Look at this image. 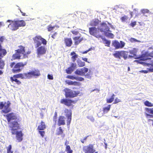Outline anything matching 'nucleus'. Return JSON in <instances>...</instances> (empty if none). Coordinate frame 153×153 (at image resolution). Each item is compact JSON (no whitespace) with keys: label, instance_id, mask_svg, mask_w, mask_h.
<instances>
[{"label":"nucleus","instance_id":"f704fd0d","mask_svg":"<svg viewBox=\"0 0 153 153\" xmlns=\"http://www.w3.org/2000/svg\"><path fill=\"white\" fill-rule=\"evenodd\" d=\"M141 12L144 16L146 17H148V16L145 15L146 13H148L149 14H151V13L149 10L148 9H143L141 10Z\"/></svg>","mask_w":153,"mask_h":153},{"label":"nucleus","instance_id":"aec40b11","mask_svg":"<svg viewBox=\"0 0 153 153\" xmlns=\"http://www.w3.org/2000/svg\"><path fill=\"white\" fill-rule=\"evenodd\" d=\"M137 52V50L135 48H133L132 50H130L129 53L132 55H129L128 57L131 58H134L135 59H139V57H138V56L136 55Z\"/></svg>","mask_w":153,"mask_h":153},{"label":"nucleus","instance_id":"c85d7f7f","mask_svg":"<svg viewBox=\"0 0 153 153\" xmlns=\"http://www.w3.org/2000/svg\"><path fill=\"white\" fill-rule=\"evenodd\" d=\"M76 66V65L74 63H72L71 67L68 68L66 70V73L68 74H71L72 72L73 71L74 69Z\"/></svg>","mask_w":153,"mask_h":153},{"label":"nucleus","instance_id":"393cba45","mask_svg":"<svg viewBox=\"0 0 153 153\" xmlns=\"http://www.w3.org/2000/svg\"><path fill=\"white\" fill-rule=\"evenodd\" d=\"M66 78L72 80L75 79L77 81H82L84 80L83 78L81 77H75L72 75H68Z\"/></svg>","mask_w":153,"mask_h":153},{"label":"nucleus","instance_id":"f257e3e1","mask_svg":"<svg viewBox=\"0 0 153 153\" xmlns=\"http://www.w3.org/2000/svg\"><path fill=\"white\" fill-rule=\"evenodd\" d=\"M34 43L36 44L35 47L37 48L36 50V53L38 56L40 57L41 56L46 53L47 48L44 46H40L42 44L44 45L47 44V41L40 36H37L33 38Z\"/></svg>","mask_w":153,"mask_h":153},{"label":"nucleus","instance_id":"0eeeda50","mask_svg":"<svg viewBox=\"0 0 153 153\" xmlns=\"http://www.w3.org/2000/svg\"><path fill=\"white\" fill-rule=\"evenodd\" d=\"M64 91L65 92V96L69 98H74L76 97L80 93L79 91H74L68 88H65Z\"/></svg>","mask_w":153,"mask_h":153},{"label":"nucleus","instance_id":"5701e85b","mask_svg":"<svg viewBox=\"0 0 153 153\" xmlns=\"http://www.w3.org/2000/svg\"><path fill=\"white\" fill-rule=\"evenodd\" d=\"M18 29L19 27H23L25 26L26 23L23 20H15Z\"/></svg>","mask_w":153,"mask_h":153},{"label":"nucleus","instance_id":"1a4fd4ad","mask_svg":"<svg viewBox=\"0 0 153 153\" xmlns=\"http://www.w3.org/2000/svg\"><path fill=\"white\" fill-rule=\"evenodd\" d=\"M7 54L6 50L2 48L1 44L0 43V69H3L5 65V61L2 58Z\"/></svg>","mask_w":153,"mask_h":153},{"label":"nucleus","instance_id":"a211bd4d","mask_svg":"<svg viewBox=\"0 0 153 153\" xmlns=\"http://www.w3.org/2000/svg\"><path fill=\"white\" fill-rule=\"evenodd\" d=\"M29 79L32 76H38L41 75L40 71L38 69H35L34 70L28 72Z\"/></svg>","mask_w":153,"mask_h":153},{"label":"nucleus","instance_id":"680f3d73","mask_svg":"<svg viewBox=\"0 0 153 153\" xmlns=\"http://www.w3.org/2000/svg\"><path fill=\"white\" fill-rule=\"evenodd\" d=\"M141 72L144 73L145 74H147L149 72V70H142L140 71Z\"/></svg>","mask_w":153,"mask_h":153},{"label":"nucleus","instance_id":"774afa93","mask_svg":"<svg viewBox=\"0 0 153 153\" xmlns=\"http://www.w3.org/2000/svg\"><path fill=\"white\" fill-rule=\"evenodd\" d=\"M82 59H83L84 61H85V62H87L88 59H87V58H82Z\"/></svg>","mask_w":153,"mask_h":153},{"label":"nucleus","instance_id":"e433bc0d","mask_svg":"<svg viewBox=\"0 0 153 153\" xmlns=\"http://www.w3.org/2000/svg\"><path fill=\"white\" fill-rule=\"evenodd\" d=\"M78 65L79 67H82L85 65V63L84 62L79 60L77 61Z\"/></svg>","mask_w":153,"mask_h":153},{"label":"nucleus","instance_id":"603ef678","mask_svg":"<svg viewBox=\"0 0 153 153\" xmlns=\"http://www.w3.org/2000/svg\"><path fill=\"white\" fill-rule=\"evenodd\" d=\"M130 25L131 26L133 27L136 25V21H134L133 22H132L130 24Z\"/></svg>","mask_w":153,"mask_h":153},{"label":"nucleus","instance_id":"4c0bfd02","mask_svg":"<svg viewBox=\"0 0 153 153\" xmlns=\"http://www.w3.org/2000/svg\"><path fill=\"white\" fill-rule=\"evenodd\" d=\"M145 110L147 113L153 114V108H145Z\"/></svg>","mask_w":153,"mask_h":153},{"label":"nucleus","instance_id":"ddd939ff","mask_svg":"<svg viewBox=\"0 0 153 153\" xmlns=\"http://www.w3.org/2000/svg\"><path fill=\"white\" fill-rule=\"evenodd\" d=\"M112 44L116 49H118L123 48L125 45V43L122 41H120L119 42L118 41L115 40L112 42Z\"/></svg>","mask_w":153,"mask_h":153},{"label":"nucleus","instance_id":"412c9836","mask_svg":"<svg viewBox=\"0 0 153 153\" xmlns=\"http://www.w3.org/2000/svg\"><path fill=\"white\" fill-rule=\"evenodd\" d=\"M64 42L66 47H70L73 44V41L71 38L66 37L64 38Z\"/></svg>","mask_w":153,"mask_h":153},{"label":"nucleus","instance_id":"4d7b16f0","mask_svg":"<svg viewBox=\"0 0 153 153\" xmlns=\"http://www.w3.org/2000/svg\"><path fill=\"white\" fill-rule=\"evenodd\" d=\"M57 33L55 32V33H54V34H53L52 35L51 37L53 38L54 39L56 38V36L57 35Z\"/></svg>","mask_w":153,"mask_h":153},{"label":"nucleus","instance_id":"ea45409f","mask_svg":"<svg viewBox=\"0 0 153 153\" xmlns=\"http://www.w3.org/2000/svg\"><path fill=\"white\" fill-rule=\"evenodd\" d=\"M12 149V146L11 145H10L7 147V153H13V152L11 150Z\"/></svg>","mask_w":153,"mask_h":153},{"label":"nucleus","instance_id":"338daca9","mask_svg":"<svg viewBox=\"0 0 153 153\" xmlns=\"http://www.w3.org/2000/svg\"><path fill=\"white\" fill-rule=\"evenodd\" d=\"M88 136H86L83 139V140H84L85 141H86L87 139V138H88Z\"/></svg>","mask_w":153,"mask_h":153},{"label":"nucleus","instance_id":"052dcab7","mask_svg":"<svg viewBox=\"0 0 153 153\" xmlns=\"http://www.w3.org/2000/svg\"><path fill=\"white\" fill-rule=\"evenodd\" d=\"M91 49V48H90L88 50L83 51V52H82V54L86 53H87V52H88L90 51Z\"/></svg>","mask_w":153,"mask_h":153},{"label":"nucleus","instance_id":"4468645a","mask_svg":"<svg viewBox=\"0 0 153 153\" xmlns=\"http://www.w3.org/2000/svg\"><path fill=\"white\" fill-rule=\"evenodd\" d=\"M6 22L10 23L8 25V27L10 30L14 31L18 29L15 20H8Z\"/></svg>","mask_w":153,"mask_h":153},{"label":"nucleus","instance_id":"c9c22d12","mask_svg":"<svg viewBox=\"0 0 153 153\" xmlns=\"http://www.w3.org/2000/svg\"><path fill=\"white\" fill-rule=\"evenodd\" d=\"M65 151L67 153H72L73 150L71 149L70 146H67L65 147Z\"/></svg>","mask_w":153,"mask_h":153},{"label":"nucleus","instance_id":"a18cd8bd","mask_svg":"<svg viewBox=\"0 0 153 153\" xmlns=\"http://www.w3.org/2000/svg\"><path fill=\"white\" fill-rule=\"evenodd\" d=\"M98 25V22L97 21H93L91 23V25L92 26H97Z\"/></svg>","mask_w":153,"mask_h":153},{"label":"nucleus","instance_id":"2eb2a0df","mask_svg":"<svg viewBox=\"0 0 153 153\" xmlns=\"http://www.w3.org/2000/svg\"><path fill=\"white\" fill-rule=\"evenodd\" d=\"M83 150L85 153H94L95 151L94 149V145L92 144L84 146L83 147Z\"/></svg>","mask_w":153,"mask_h":153},{"label":"nucleus","instance_id":"8fccbe9b","mask_svg":"<svg viewBox=\"0 0 153 153\" xmlns=\"http://www.w3.org/2000/svg\"><path fill=\"white\" fill-rule=\"evenodd\" d=\"M129 41L131 42H138V40L133 38H131L129 39Z\"/></svg>","mask_w":153,"mask_h":153},{"label":"nucleus","instance_id":"09e8293b","mask_svg":"<svg viewBox=\"0 0 153 153\" xmlns=\"http://www.w3.org/2000/svg\"><path fill=\"white\" fill-rule=\"evenodd\" d=\"M121 100L120 99H119L117 97L115 99L114 102L113 103V104H117L121 102Z\"/></svg>","mask_w":153,"mask_h":153},{"label":"nucleus","instance_id":"6e6552de","mask_svg":"<svg viewBox=\"0 0 153 153\" xmlns=\"http://www.w3.org/2000/svg\"><path fill=\"white\" fill-rule=\"evenodd\" d=\"M10 103L9 101L7 102H0V109L2 110L1 113L4 114H7L11 111V109L10 107Z\"/></svg>","mask_w":153,"mask_h":153},{"label":"nucleus","instance_id":"69168bd1","mask_svg":"<svg viewBox=\"0 0 153 153\" xmlns=\"http://www.w3.org/2000/svg\"><path fill=\"white\" fill-rule=\"evenodd\" d=\"M69 143V142L67 140H66L65 143V145L66 146H68L67 145Z\"/></svg>","mask_w":153,"mask_h":153},{"label":"nucleus","instance_id":"6e6d98bb","mask_svg":"<svg viewBox=\"0 0 153 153\" xmlns=\"http://www.w3.org/2000/svg\"><path fill=\"white\" fill-rule=\"evenodd\" d=\"M57 112H55L54 115V116L53 117V120H55L56 121V119L57 118Z\"/></svg>","mask_w":153,"mask_h":153},{"label":"nucleus","instance_id":"de8ad7c7","mask_svg":"<svg viewBox=\"0 0 153 153\" xmlns=\"http://www.w3.org/2000/svg\"><path fill=\"white\" fill-rule=\"evenodd\" d=\"M39 132L42 137H43L45 134V132L43 131L39 130Z\"/></svg>","mask_w":153,"mask_h":153},{"label":"nucleus","instance_id":"f3484780","mask_svg":"<svg viewBox=\"0 0 153 153\" xmlns=\"http://www.w3.org/2000/svg\"><path fill=\"white\" fill-rule=\"evenodd\" d=\"M64 112L65 114V116L67 117V125L69 126L71 123V120L72 112L71 110L66 108L64 111Z\"/></svg>","mask_w":153,"mask_h":153},{"label":"nucleus","instance_id":"37998d69","mask_svg":"<svg viewBox=\"0 0 153 153\" xmlns=\"http://www.w3.org/2000/svg\"><path fill=\"white\" fill-rule=\"evenodd\" d=\"M144 103V105L148 107L153 106V104L151 103L147 100Z\"/></svg>","mask_w":153,"mask_h":153},{"label":"nucleus","instance_id":"bf43d9fd","mask_svg":"<svg viewBox=\"0 0 153 153\" xmlns=\"http://www.w3.org/2000/svg\"><path fill=\"white\" fill-rule=\"evenodd\" d=\"M145 114L146 118H148L149 117L151 118V117L152 115L151 114H148L146 113Z\"/></svg>","mask_w":153,"mask_h":153},{"label":"nucleus","instance_id":"f8f14e48","mask_svg":"<svg viewBox=\"0 0 153 153\" xmlns=\"http://www.w3.org/2000/svg\"><path fill=\"white\" fill-rule=\"evenodd\" d=\"M4 116L6 117L7 122L10 123L12 122H10L12 120H17L16 121L18 123L19 122V119H17V117L16 114L13 112H11L8 114L6 115H4Z\"/></svg>","mask_w":153,"mask_h":153},{"label":"nucleus","instance_id":"9d476101","mask_svg":"<svg viewBox=\"0 0 153 153\" xmlns=\"http://www.w3.org/2000/svg\"><path fill=\"white\" fill-rule=\"evenodd\" d=\"M128 52L124 51H116L113 54V55L116 58L120 59L123 57L126 60L128 58Z\"/></svg>","mask_w":153,"mask_h":153},{"label":"nucleus","instance_id":"bb28decb","mask_svg":"<svg viewBox=\"0 0 153 153\" xmlns=\"http://www.w3.org/2000/svg\"><path fill=\"white\" fill-rule=\"evenodd\" d=\"M147 62H140L141 64L142 65L144 66H148L153 67V60H148Z\"/></svg>","mask_w":153,"mask_h":153},{"label":"nucleus","instance_id":"39448f33","mask_svg":"<svg viewBox=\"0 0 153 153\" xmlns=\"http://www.w3.org/2000/svg\"><path fill=\"white\" fill-rule=\"evenodd\" d=\"M98 30L101 32H103L105 35L107 37L113 38L114 35L111 33L109 27L105 22H103L100 24V27L98 28Z\"/></svg>","mask_w":153,"mask_h":153},{"label":"nucleus","instance_id":"473e14b6","mask_svg":"<svg viewBox=\"0 0 153 153\" xmlns=\"http://www.w3.org/2000/svg\"><path fill=\"white\" fill-rule=\"evenodd\" d=\"M111 107V105H109L107 107H105L103 108L102 111L105 114L108 113L110 110Z\"/></svg>","mask_w":153,"mask_h":153},{"label":"nucleus","instance_id":"4be33fe9","mask_svg":"<svg viewBox=\"0 0 153 153\" xmlns=\"http://www.w3.org/2000/svg\"><path fill=\"white\" fill-rule=\"evenodd\" d=\"M65 117L63 116H60L58 120L57 125L59 126L61 125H64L65 124Z\"/></svg>","mask_w":153,"mask_h":153},{"label":"nucleus","instance_id":"79ce46f5","mask_svg":"<svg viewBox=\"0 0 153 153\" xmlns=\"http://www.w3.org/2000/svg\"><path fill=\"white\" fill-rule=\"evenodd\" d=\"M81 70L82 71V74H83V75L84 76L85 74L88 72V69L87 68L84 67L81 68Z\"/></svg>","mask_w":153,"mask_h":153},{"label":"nucleus","instance_id":"9b49d317","mask_svg":"<svg viewBox=\"0 0 153 153\" xmlns=\"http://www.w3.org/2000/svg\"><path fill=\"white\" fill-rule=\"evenodd\" d=\"M89 33L91 35L97 38H101L102 37L100 33L99 30H98V28H97L94 27H91L89 28Z\"/></svg>","mask_w":153,"mask_h":153},{"label":"nucleus","instance_id":"c03bdc74","mask_svg":"<svg viewBox=\"0 0 153 153\" xmlns=\"http://www.w3.org/2000/svg\"><path fill=\"white\" fill-rule=\"evenodd\" d=\"M128 17L126 16H124L120 18V19L122 22H125L127 20Z\"/></svg>","mask_w":153,"mask_h":153},{"label":"nucleus","instance_id":"49530a36","mask_svg":"<svg viewBox=\"0 0 153 153\" xmlns=\"http://www.w3.org/2000/svg\"><path fill=\"white\" fill-rule=\"evenodd\" d=\"M55 27V26H52L51 25H50L48 26V31H50L53 30Z\"/></svg>","mask_w":153,"mask_h":153},{"label":"nucleus","instance_id":"423d86ee","mask_svg":"<svg viewBox=\"0 0 153 153\" xmlns=\"http://www.w3.org/2000/svg\"><path fill=\"white\" fill-rule=\"evenodd\" d=\"M149 57H153V51L150 53L148 51H146L143 53L140 56H138V57H139V59L135 60V62L141 64L140 62H145L143 61L151 60V58Z\"/></svg>","mask_w":153,"mask_h":153},{"label":"nucleus","instance_id":"e2e57ef3","mask_svg":"<svg viewBox=\"0 0 153 153\" xmlns=\"http://www.w3.org/2000/svg\"><path fill=\"white\" fill-rule=\"evenodd\" d=\"M20 11L21 13H22V16H27V15H26V14L25 13H23L21 10H20Z\"/></svg>","mask_w":153,"mask_h":153},{"label":"nucleus","instance_id":"58836bf2","mask_svg":"<svg viewBox=\"0 0 153 153\" xmlns=\"http://www.w3.org/2000/svg\"><path fill=\"white\" fill-rule=\"evenodd\" d=\"M74 73L75 74L77 75H80V76H83V74L82 72V71L80 69V70H79L78 69H77L75 71Z\"/></svg>","mask_w":153,"mask_h":153},{"label":"nucleus","instance_id":"72a5a7b5","mask_svg":"<svg viewBox=\"0 0 153 153\" xmlns=\"http://www.w3.org/2000/svg\"><path fill=\"white\" fill-rule=\"evenodd\" d=\"M114 96L115 95L114 94H113L110 98L107 99H106V102L108 103H111L112 102L114 101Z\"/></svg>","mask_w":153,"mask_h":153},{"label":"nucleus","instance_id":"3c124183","mask_svg":"<svg viewBox=\"0 0 153 153\" xmlns=\"http://www.w3.org/2000/svg\"><path fill=\"white\" fill-rule=\"evenodd\" d=\"M5 39V37L4 36H2L0 37V42L1 44V42H4V40Z\"/></svg>","mask_w":153,"mask_h":153},{"label":"nucleus","instance_id":"cd10ccee","mask_svg":"<svg viewBox=\"0 0 153 153\" xmlns=\"http://www.w3.org/2000/svg\"><path fill=\"white\" fill-rule=\"evenodd\" d=\"M46 128V126L45 123L43 121H42L39 125L38 126L37 129L38 130H43Z\"/></svg>","mask_w":153,"mask_h":153},{"label":"nucleus","instance_id":"0e129e2a","mask_svg":"<svg viewBox=\"0 0 153 153\" xmlns=\"http://www.w3.org/2000/svg\"><path fill=\"white\" fill-rule=\"evenodd\" d=\"M149 72H153V68H148Z\"/></svg>","mask_w":153,"mask_h":153},{"label":"nucleus","instance_id":"7ed1b4c3","mask_svg":"<svg viewBox=\"0 0 153 153\" xmlns=\"http://www.w3.org/2000/svg\"><path fill=\"white\" fill-rule=\"evenodd\" d=\"M18 47V48L15 51V53L12 56L11 61L20 59L21 58L22 55V58H27L28 55L31 53V52L29 50L25 52V48L24 46L20 45Z\"/></svg>","mask_w":153,"mask_h":153},{"label":"nucleus","instance_id":"864d4df0","mask_svg":"<svg viewBox=\"0 0 153 153\" xmlns=\"http://www.w3.org/2000/svg\"><path fill=\"white\" fill-rule=\"evenodd\" d=\"M71 32L73 34L75 35H77L79 33L78 31L75 30H72Z\"/></svg>","mask_w":153,"mask_h":153},{"label":"nucleus","instance_id":"a19ab883","mask_svg":"<svg viewBox=\"0 0 153 153\" xmlns=\"http://www.w3.org/2000/svg\"><path fill=\"white\" fill-rule=\"evenodd\" d=\"M104 43L105 44V45L108 47H109L110 45L111 42L109 40H108L106 39H104L103 40Z\"/></svg>","mask_w":153,"mask_h":153},{"label":"nucleus","instance_id":"20e7f679","mask_svg":"<svg viewBox=\"0 0 153 153\" xmlns=\"http://www.w3.org/2000/svg\"><path fill=\"white\" fill-rule=\"evenodd\" d=\"M27 64V62H26L24 63L21 62L16 63L15 62H13L10 63V67L12 68V72L15 73L20 72Z\"/></svg>","mask_w":153,"mask_h":153},{"label":"nucleus","instance_id":"5fc2aeb1","mask_svg":"<svg viewBox=\"0 0 153 153\" xmlns=\"http://www.w3.org/2000/svg\"><path fill=\"white\" fill-rule=\"evenodd\" d=\"M48 78L49 79L52 80L53 79V75L49 74L48 75Z\"/></svg>","mask_w":153,"mask_h":153},{"label":"nucleus","instance_id":"a878e982","mask_svg":"<svg viewBox=\"0 0 153 153\" xmlns=\"http://www.w3.org/2000/svg\"><path fill=\"white\" fill-rule=\"evenodd\" d=\"M16 75L18 78L22 79H29L28 72L24 73H19Z\"/></svg>","mask_w":153,"mask_h":153},{"label":"nucleus","instance_id":"f03ea898","mask_svg":"<svg viewBox=\"0 0 153 153\" xmlns=\"http://www.w3.org/2000/svg\"><path fill=\"white\" fill-rule=\"evenodd\" d=\"M9 127L13 135H16V138L18 142H22L23 140L24 134L22 131H18L20 129V125L17 121H13L10 123Z\"/></svg>","mask_w":153,"mask_h":153},{"label":"nucleus","instance_id":"dca6fc26","mask_svg":"<svg viewBox=\"0 0 153 153\" xmlns=\"http://www.w3.org/2000/svg\"><path fill=\"white\" fill-rule=\"evenodd\" d=\"M60 103L65 105L68 107L72 106L75 103V101L69 99H63L60 100Z\"/></svg>","mask_w":153,"mask_h":153},{"label":"nucleus","instance_id":"7c9ffc66","mask_svg":"<svg viewBox=\"0 0 153 153\" xmlns=\"http://www.w3.org/2000/svg\"><path fill=\"white\" fill-rule=\"evenodd\" d=\"M66 83L69 85H72L74 86L79 85V83L76 81L73 82L72 81H66Z\"/></svg>","mask_w":153,"mask_h":153},{"label":"nucleus","instance_id":"b1692460","mask_svg":"<svg viewBox=\"0 0 153 153\" xmlns=\"http://www.w3.org/2000/svg\"><path fill=\"white\" fill-rule=\"evenodd\" d=\"M73 39L74 41V45H78L83 39L82 37L81 38L79 36H75L73 37Z\"/></svg>","mask_w":153,"mask_h":153},{"label":"nucleus","instance_id":"6ab92c4d","mask_svg":"<svg viewBox=\"0 0 153 153\" xmlns=\"http://www.w3.org/2000/svg\"><path fill=\"white\" fill-rule=\"evenodd\" d=\"M17 78H19L16 75H13L12 76L10 77V79L11 82L13 83L18 85H20L21 84V82L20 81L18 80Z\"/></svg>","mask_w":153,"mask_h":153},{"label":"nucleus","instance_id":"2f4dec72","mask_svg":"<svg viewBox=\"0 0 153 153\" xmlns=\"http://www.w3.org/2000/svg\"><path fill=\"white\" fill-rule=\"evenodd\" d=\"M64 130L61 127H59L57 129L56 131V134L58 135L62 134L63 133Z\"/></svg>","mask_w":153,"mask_h":153},{"label":"nucleus","instance_id":"13d9d810","mask_svg":"<svg viewBox=\"0 0 153 153\" xmlns=\"http://www.w3.org/2000/svg\"><path fill=\"white\" fill-rule=\"evenodd\" d=\"M90 72H88V73L86 75H85V76L87 78H89L91 77L90 76V74L89 73Z\"/></svg>","mask_w":153,"mask_h":153},{"label":"nucleus","instance_id":"c756f323","mask_svg":"<svg viewBox=\"0 0 153 153\" xmlns=\"http://www.w3.org/2000/svg\"><path fill=\"white\" fill-rule=\"evenodd\" d=\"M70 55L72 56L71 57L72 61L74 62L78 57V55L76 54L75 52L73 51L71 53Z\"/></svg>","mask_w":153,"mask_h":153}]
</instances>
